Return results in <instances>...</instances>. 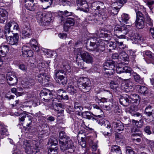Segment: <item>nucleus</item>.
Wrapping results in <instances>:
<instances>
[{"instance_id":"obj_45","label":"nucleus","mask_w":154,"mask_h":154,"mask_svg":"<svg viewBox=\"0 0 154 154\" xmlns=\"http://www.w3.org/2000/svg\"><path fill=\"white\" fill-rule=\"evenodd\" d=\"M121 20L122 22L126 24H127L128 23V21L129 20L130 17L128 14L125 13H123L121 15Z\"/></svg>"},{"instance_id":"obj_20","label":"nucleus","mask_w":154,"mask_h":154,"mask_svg":"<svg viewBox=\"0 0 154 154\" xmlns=\"http://www.w3.org/2000/svg\"><path fill=\"white\" fill-rule=\"evenodd\" d=\"M34 0H24V5L26 8L31 11H34L36 10L37 5L33 3Z\"/></svg>"},{"instance_id":"obj_8","label":"nucleus","mask_w":154,"mask_h":154,"mask_svg":"<svg viewBox=\"0 0 154 154\" xmlns=\"http://www.w3.org/2000/svg\"><path fill=\"white\" fill-rule=\"evenodd\" d=\"M95 100L96 102L100 103V106L103 109L105 110H109L114 108L113 96H112L108 102L106 101V99L105 98H102L99 99L97 96L94 97Z\"/></svg>"},{"instance_id":"obj_35","label":"nucleus","mask_w":154,"mask_h":154,"mask_svg":"<svg viewBox=\"0 0 154 154\" xmlns=\"http://www.w3.org/2000/svg\"><path fill=\"white\" fill-rule=\"evenodd\" d=\"M30 44L34 51L38 52L39 51V48L37 46L38 43L35 39H32L30 42Z\"/></svg>"},{"instance_id":"obj_14","label":"nucleus","mask_w":154,"mask_h":154,"mask_svg":"<svg viewBox=\"0 0 154 154\" xmlns=\"http://www.w3.org/2000/svg\"><path fill=\"white\" fill-rule=\"evenodd\" d=\"M79 55L84 61L87 63H92L94 62L93 55L88 52H80Z\"/></svg>"},{"instance_id":"obj_13","label":"nucleus","mask_w":154,"mask_h":154,"mask_svg":"<svg viewBox=\"0 0 154 154\" xmlns=\"http://www.w3.org/2000/svg\"><path fill=\"white\" fill-rule=\"evenodd\" d=\"M116 71L118 73H125L128 74L129 77L130 76L133 70L130 67L122 66L121 63H119L116 66Z\"/></svg>"},{"instance_id":"obj_31","label":"nucleus","mask_w":154,"mask_h":154,"mask_svg":"<svg viewBox=\"0 0 154 154\" xmlns=\"http://www.w3.org/2000/svg\"><path fill=\"white\" fill-rule=\"evenodd\" d=\"M145 54L149 58L148 60H146V61L148 63H152L154 60V54L151 51H147L145 52Z\"/></svg>"},{"instance_id":"obj_51","label":"nucleus","mask_w":154,"mask_h":154,"mask_svg":"<svg viewBox=\"0 0 154 154\" xmlns=\"http://www.w3.org/2000/svg\"><path fill=\"white\" fill-rule=\"evenodd\" d=\"M93 154H100L98 150H97V146L96 143H93L91 146Z\"/></svg>"},{"instance_id":"obj_55","label":"nucleus","mask_w":154,"mask_h":154,"mask_svg":"<svg viewBox=\"0 0 154 154\" xmlns=\"http://www.w3.org/2000/svg\"><path fill=\"white\" fill-rule=\"evenodd\" d=\"M8 12L4 9L0 8V16L7 17Z\"/></svg>"},{"instance_id":"obj_44","label":"nucleus","mask_w":154,"mask_h":154,"mask_svg":"<svg viewBox=\"0 0 154 154\" xmlns=\"http://www.w3.org/2000/svg\"><path fill=\"white\" fill-rule=\"evenodd\" d=\"M76 62L78 66L79 67L82 69H83L85 68H86L85 67L84 60L82 58L80 59L78 57L76 58Z\"/></svg>"},{"instance_id":"obj_16","label":"nucleus","mask_w":154,"mask_h":154,"mask_svg":"<svg viewBox=\"0 0 154 154\" xmlns=\"http://www.w3.org/2000/svg\"><path fill=\"white\" fill-rule=\"evenodd\" d=\"M41 98H43L44 101H49L53 98V94L49 90L44 89L42 90L40 93Z\"/></svg>"},{"instance_id":"obj_40","label":"nucleus","mask_w":154,"mask_h":154,"mask_svg":"<svg viewBox=\"0 0 154 154\" xmlns=\"http://www.w3.org/2000/svg\"><path fill=\"white\" fill-rule=\"evenodd\" d=\"M131 131L132 133H133V134L132 135V137H140L142 136L141 132L139 129H133Z\"/></svg>"},{"instance_id":"obj_10","label":"nucleus","mask_w":154,"mask_h":154,"mask_svg":"<svg viewBox=\"0 0 154 154\" xmlns=\"http://www.w3.org/2000/svg\"><path fill=\"white\" fill-rule=\"evenodd\" d=\"M98 118V117H97V118H94L92 117L91 118L93 121H96V122H98V124L102 126L105 127L107 129H108V131L106 132H103V134L104 135L108 136H111L112 135V130L111 125L110 124V123L108 121L104 119H101L99 120Z\"/></svg>"},{"instance_id":"obj_2","label":"nucleus","mask_w":154,"mask_h":154,"mask_svg":"<svg viewBox=\"0 0 154 154\" xmlns=\"http://www.w3.org/2000/svg\"><path fill=\"white\" fill-rule=\"evenodd\" d=\"M59 138L60 146L62 151H64L71 149V152H74L75 147L74 143L64 131H61L59 133Z\"/></svg>"},{"instance_id":"obj_50","label":"nucleus","mask_w":154,"mask_h":154,"mask_svg":"<svg viewBox=\"0 0 154 154\" xmlns=\"http://www.w3.org/2000/svg\"><path fill=\"white\" fill-rule=\"evenodd\" d=\"M39 136L42 137H47L49 134L48 131L47 130H39Z\"/></svg>"},{"instance_id":"obj_5","label":"nucleus","mask_w":154,"mask_h":154,"mask_svg":"<svg viewBox=\"0 0 154 154\" xmlns=\"http://www.w3.org/2000/svg\"><path fill=\"white\" fill-rule=\"evenodd\" d=\"M12 24L8 23L5 26L4 34L6 37L8 43L11 45H16L18 44L19 36L18 34H13L10 32V27Z\"/></svg>"},{"instance_id":"obj_19","label":"nucleus","mask_w":154,"mask_h":154,"mask_svg":"<svg viewBox=\"0 0 154 154\" xmlns=\"http://www.w3.org/2000/svg\"><path fill=\"white\" fill-rule=\"evenodd\" d=\"M6 79L9 85H14L17 83L18 79L16 76L11 72H8L6 75Z\"/></svg>"},{"instance_id":"obj_33","label":"nucleus","mask_w":154,"mask_h":154,"mask_svg":"<svg viewBox=\"0 0 154 154\" xmlns=\"http://www.w3.org/2000/svg\"><path fill=\"white\" fill-rule=\"evenodd\" d=\"M74 108L76 111L78 112V115H81L80 113L83 110V108L79 102L75 101L74 102Z\"/></svg>"},{"instance_id":"obj_7","label":"nucleus","mask_w":154,"mask_h":154,"mask_svg":"<svg viewBox=\"0 0 154 154\" xmlns=\"http://www.w3.org/2000/svg\"><path fill=\"white\" fill-rule=\"evenodd\" d=\"M134 10L136 13V19L135 21V26L138 29L143 28L145 26L144 20L143 19L142 8L140 6L135 7Z\"/></svg>"},{"instance_id":"obj_49","label":"nucleus","mask_w":154,"mask_h":154,"mask_svg":"<svg viewBox=\"0 0 154 154\" xmlns=\"http://www.w3.org/2000/svg\"><path fill=\"white\" fill-rule=\"evenodd\" d=\"M152 112H154V111L152 106L149 105L146 107L144 112V113L146 115Z\"/></svg>"},{"instance_id":"obj_62","label":"nucleus","mask_w":154,"mask_h":154,"mask_svg":"<svg viewBox=\"0 0 154 154\" xmlns=\"http://www.w3.org/2000/svg\"><path fill=\"white\" fill-rule=\"evenodd\" d=\"M33 53L32 50L30 49L27 52L23 55L24 57H31L33 55Z\"/></svg>"},{"instance_id":"obj_1","label":"nucleus","mask_w":154,"mask_h":154,"mask_svg":"<svg viewBox=\"0 0 154 154\" xmlns=\"http://www.w3.org/2000/svg\"><path fill=\"white\" fill-rule=\"evenodd\" d=\"M97 34V37L94 36L90 38L89 41L87 42L86 47L87 49L100 53L102 52L105 49V44L103 43L100 38H107L109 35L102 32H98Z\"/></svg>"},{"instance_id":"obj_53","label":"nucleus","mask_w":154,"mask_h":154,"mask_svg":"<svg viewBox=\"0 0 154 154\" xmlns=\"http://www.w3.org/2000/svg\"><path fill=\"white\" fill-rule=\"evenodd\" d=\"M68 23L65 22L63 25V29L66 32L68 31L69 29H72L73 27V26L71 25H70L69 23Z\"/></svg>"},{"instance_id":"obj_43","label":"nucleus","mask_w":154,"mask_h":154,"mask_svg":"<svg viewBox=\"0 0 154 154\" xmlns=\"http://www.w3.org/2000/svg\"><path fill=\"white\" fill-rule=\"evenodd\" d=\"M44 72H41L36 77V79H38L39 83L43 84L46 83L45 82H44Z\"/></svg>"},{"instance_id":"obj_60","label":"nucleus","mask_w":154,"mask_h":154,"mask_svg":"<svg viewBox=\"0 0 154 154\" xmlns=\"http://www.w3.org/2000/svg\"><path fill=\"white\" fill-rule=\"evenodd\" d=\"M126 154H135L134 152L130 146H127L126 147Z\"/></svg>"},{"instance_id":"obj_23","label":"nucleus","mask_w":154,"mask_h":154,"mask_svg":"<svg viewBox=\"0 0 154 154\" xmlns=\"http://www.w3.org/2000/svg\"><path fill=\"white\" fill-rule=\"evenodd\" d=\"M22 117H24L23 118L24 122L23 124V128L26 127L27 126H30L32 124L30 116L26 114H23L22 115Z\"/></svg>"},{"instance_id":"obj_58","label":"nucleus","mask_w":154,"mask_h":154,"mask_svg":"<svg viewBox=\"0 0 154 154\" xmlns=\"http://www.w3.org/2000/svg\"><path fill=\"white\" fill-rule=\"evenodd\" d=\"M59 3L60 5H62L63 6L66 5L70 6L71 5V3L69 1L66 0H59Z\"/></svg>"},{"instance_id":"obj_3","label":"nucleus","mask_w":154,"mask_h":154,"mask_svg":"<svg viewBox=\"0 0 154 154\" xmlns=\"http://www.w3.org/2000/svg\"><path fill=\"white\" fill-rule=\"evenodd\" d=\"M114 32L115 33H121V34L118 35L117 34L116 35L118 36H121L122 38L124 37L125 35L127 34L130 37V39L134 41H138V40H140V37L138 33L135 34L132 31H128V29L126 28V26H116L114 28Z\"/></svg>"},{"instance_id":"obj_18","label":"nucleus","mask_w":154,"mask_h":154,"mask_svg":"<svg viewBox=\"0 0 154 154\" xmlns=\"http://www.w3.org/2000/svg\"><path fill=\"white\" fill-rule=\"evenodd\" d=\"M130 97L127 94H123L121 96L119 99L120 104L125 106H127L131 104V102Z\"/></svg>"},{"instance_id":"obj_15","label":"nucleus","mask_w":154,"mask_h":154,"mask_svg":"<svg viewBox=\"0 0 154 154\" xmlns=\"http://www.w3.org/2000/svg\"><path fill=\"white\" fill-rule=\"evenodd\" d=\"M112 125L117 132L123 131L124 129V125L120 120L115 119L112 120Z\"/></svg>"},{"instance_id":"obj_25","label":"nucleus","mask_w":154,"mask_h":154,"mask_svg":"<svg viewBox=\"0 0 154 154\" xmlns=\"http://www.w3.org/2000/svg\"><path fill=\"white\" fill-rule=\"evenodd\" d=\"M57 77L54 78L56 82L60 84V85H64L67 83V79L66 76H60L57 75Z\"/></svg>"},{"instance_id":"obj_64","label":"nucleus","mask_w":154,"mask_h":154,"mask_svg":"<svg viewBox=\"0 0 154 154\" xmlns=\"http://www.w3.org/2000/svg\"><path fill=\"white\" fill-rule=\"evenodd\" d=\"M131 124L133 126V127L135 128L136 127H141V126H138L139 121L137 120H135L134 119H132L131 120Z\"/></svg>"},{"instance_id":"obj_47","label":"nucleus","mask_w":154,"mask_h":154,"mask_svg":"<svg viewBox=\"0 0 154 154\" xmlns=\"http://www.w3.org/2000/svg\"><path fill=\"white\" fill-rule=\"evenodd\" d=\"M54 73V78L57 77V75L58 76L60 75V76H64V75L62 74H64L65 75H66L65 71L62 70H55Z\"/></svg>"},{"instance_id":"obj_41","label":"nucleus","mask_w":154,"mask_h":154,"mask_svg":"<svg viewBox=\"0 0 154 154\" xmlns=\"http://www.w3.org/2000/svg\"><path fill=\"white\" fill-rule=\"evenodd\" d=\"M49 142L51 146L58 147V142L57 138L54 137H51L49 140Z\"/></svg>"},{"instance_id":"obj_26","label":"nucleus","mask_w":154,"mask_h":154,"mask_svg":"<svg viewBox=\"0 0 154 154\" xmlns=\"http://www.w3.org/2000/svg\"><path fill=\"white\" fill-rule=\"evenodd\" d=\"M67 91L70 94L73 95L77 92L78 88L74 84H69L67 88Z\"/></svg>"},{"instance_id":"obj_4","label":"nucleus","mask_w":154,"mask_h":154,"mask_svg":"<svg viewBox=\"0 0 154 154\" xmlns=\"http://www.w3.org/2000/svg\"><path fill=\"white\" fill-rule=\"evenodd\" d=\"M23 147L27 154H32L39 151L40 143L34 140H24L23 141Z\"/></svg>"},{"instance_id":"obj_17","label":"nucleus","mask_w":154,"mask_h":154,"mask_svg":"<svg viewBox=\"0 0 154 154\" xmlns=\"http://www.w3.org/2000/svg\"><path fill=\"white\" fill-rule=\"evenodd\" d=\"M52 103L54 109L58 113H62L64 111L63 110H60L64 106L63 105L60 103H58V100L56 98H54L52 100Z\"/></svg>"},{"instance_id":"obj_27","label":"nucleus","mask_w":154,"mask_h":154,"mask_svg":"<svg viewBox=\"0 0 154 154\" xmlns=\"http://www.w3.org/2000/svg\"><path fill=\"white\" fill-rule=\"evenodd\" d=\"M141 7H142L143 9V12H142V14H143V19L144 20V21L146 20L149 25H152V21L151 20L149 17V16L148 13L146 11L145 8H144L143 7L141 6Z\"/></svg>"},{"instance_id":"obj_29","label":"nucleus","mask_w":154,"mask_h":154,"mask_svg":"<svg viewBox=\"0 0 154 154\" xmlns=\"http://www.w3.org/2000/svg\"><path fill=\"white\" fill-rule=\"evenodd\" d=\"M59 15L60 16V19L61 21H63L65 19V17H68L71 16L73 14L71 12H69L67 10L64 11H59Z\"/></svg>"},{"instance_id":"obj_30","label":"nucleus","mask_w":154,"mask_h":154,"mask_svg":"<svg viewBox=\"0 0 154 154\" xmlns=\"http://www.w3.org/2000/svg\"><path fill=\"white\" fill-rule=\"evenodd\" d=\"M57 96L60 97L62 99L67 100L69 99V96L66 92L64 91L63 89H60L57 91Z\"/></svg>"},{"instance_id":"obj_21","label":"nucleus","mask_w":154,"mask_h":154,"mask_svg":"<svg viewBox=\"0 0 154 154\" xmlns=\"http://www.w3.org/2000/svg\"><path fill=\"white\" fill-rule=\"evenodd\" d=\"M76 3L84 12H87L88 11V5L86 0H77Z\"/></svg>"},{"instance_id":"obj_11","label":"nucleus","mask_w":154,"mask_h":154,"mask_svg":"<svg viewBox=\"0 0 154 154\" xmlns=\"http://www.w3.org/2000/svg\"><path fill=\"white\" fill-rule=\"evenodd\" d=\"M115 62L114 61L106 62L104 64V70L103 71L108 77H109L113 75L115 71Z\"/></svg>"},{"instance_id":"obj_54","label":"nucleus","mask_w":154,"mask_h":154,"mask_svg":"<svg viewBox=\"0 0 154 154\" xmlns=\"http://www.w3.org/2000/svg\"><path fill=\"white\" fill-rule=\"evenodd\" d=\"M66 22L68 23L67 24L69 23L70 25L73 26L75 23V19L74 18L69 17L67 19Z\"/></svg>"},{"instance_id":"obj_61","label":"nucleus","mask_w":154,"mask_h":154,"mask_svg":"<svg viewBox=\"0 0 154 154\" xmlns=\"http://www.w3.org/2000/svg\"><path fill=\"white\" fill-rule=\"evenodd\" d=\"M118 78L116 77L113 80L111 81L110 82V84L112 85H118L119 83V81L118 79Z\"/></svg>"},{"instance_id":"obj_46","label":"nucleus","mask_w":154,"mask_h":154,"mask_svg":"<svg viewBox=\"0 0 154 154\" xmlns=\"http://www.w3.org/2000/svg\"><path fill=\"white\" fill-rule=\"evenodd\" d=\"M139 92L143 95H145L148 93V91L147 87L143 86H139Z\"/></svg>"},{"instance_id":"obj_32","label":"nucleus","mask_w":154,"mask_h":154,"mask_svg":"<svg viewBox=\"0 0 154 154\" xmlns=\"http://www.w3.org/2000/svg\"><path fill=\"white\" fill-rule=\"evenodd\" d=\"M131 74H132L134 80L136 82L141 84H143V79L139 74L136 72H134L133 71Z\"/></svg>"},{"instance_id":"obj_12","label":"nucleus","mask_w":154,"mask_h":154,"mask_svg":"<svg viewBox=\"0 0 154 154\" xmlns=\"http://www.w3.org/2000/svg\"><path fill=\"white\" fill-rule=\"evenodd\" d=\"M127 2V0H116L112 4L113 6H118V7L116 6L112 8L111 10V14L113 16L117 14L119 9Z\"/></svg>"},{"instance_id":"obj_52","label":"nucleus","mask_w":154,"mask_h":154,"mask_svg":"<svg viewBox=\"0 0 154 154\" xmlns=\"http://www.w3.org/2000/svg\"><path fill=\"white\" fill-rule=\"evenodd\" d=\"M24 129L26 131L27 133H33L35 131V129H34V128L32 127L31 125L27 126L24 128Z\"/></svg>"},{"instance_id":"obj_36","label":"nucleus","mask_w":154,"mask_h":154,"mask_svg":"<svg viewBox=\"0 0 154 154\" xmlns=\"http://www.w3.org/2000/svg\"><path fill=\"white\" fill-rule=\"evenodd\" d=\"M120 55L122 56V58H121L123 60L125 64H128L129 61V58L128 54L125 52L122 51L120 53Z\"/></svg>"},{"instance_id":"obj_63","label":"nucleus","mask_w":154,"mask_h":154,"mask_svg":"<svg viewBox=\"0 0 154 154\" xmlns=\"http://www.w3.org/2000/svg\"><path fill=\"white\" fill-rule=\"evenodd\" d=\"M144 132L148 134L149 135L152 133L150 130V127L149 126H146L143 129Z\"/></svg>"},{"instance_id":"obj_22","label":"nucleus","mask_w":154,"mask_h":154,"mask_svg":"<svg viewBox=\"0 0 154 154\" xmlns=\"http://www.w3.org/2000/svg\"><path fill=\"white\" fill-rule=\"evenodd\" d=\"M80 114L81 115L80 116H82L83 118H85L88 119H91L92 117V116H91V115L95 117H99V118H103V115H102V114L98 115H94L92 113H91L89 111L84 112H82L81 113H80Z\"/></svg>"},{"instance_id":"obj_9","label":"nucleus","mask_w":154,"mask_h":154,"mask_svg":"<svg viewBox=\"0 0 154 154\" xmlns=\"http://www.w3.org/2000/svg\"><path fill=\"white\" fill-rule=\"evenodd\" d=\"M52 15L51 14H46L42 12H37L36 17L39 24L40 26H45L51 20Z\"/></svg>"},{"instance_id":"obj_34","label":"nucleus","mask_w":154,"mask_h":154,"mask_svg":"<svg viewBox=\"0 0 154 154\" xmlns=\"http://www.w3.org/2000/svg\"><path fill=\"white\" fill-rule=\"evenodd\" d=\"M112 154H122L120 147L116 145L112 146L111 147Z\"/></svg>"},{"instance_id":"obj_37","label":"nucleus","mask_w":154,"mask_h":154,"mask_svg":"<svg viewBox=\"0 0 154 154\" xmlns=\"http://www.w3.org/2000/svg\"><path fill=\"white\" fill-rule=\"evenodd\" d=\"M131 107V109L129 111V113L131 114V115L134 117V118L136 119L139 120L142 117L141 114L138 112H136L132 110V107Z\"/></svg>"},{"instance_id":"obj_38","label":"nucleus","mask_w":154,"mask_h":154,"mask_svg":"<svg viewBox=\"0 0 154 154\" xmlns=\"http://www.w3.org/2000/svg\"><path fill=\"white\" fill-rule=\"evenodd\" d=\"M31 31H27L26 30H23L21 38L22 39H27L30 37L31 35Z\"/></svg>"},{"instance_id":"obj_42","label":"nucleus","mask_w":154,"mask_h":154,"mask_svg":"<svg viewBox=\"0 0 154 154\" xmlns=\"http://www.w3.org/2000/svg\"><path fill=\"white\" fill-rule=\"evenodd\" d=\"M30 63V62H28V63L24 62L23 63H22L18 65V68L19 69L23 72H26L27 70V66Z\"/></svg>"},{"instance_id":"obj_39","label":"nucleus","mask_w":154,"mask_h":154,"mask_svg":"<svg viewBox=\"0 0 154 154\" xmlns=\"http://www.w3.org/2000/svg\"><path fill=\"white\" fill-rule=\"evenodd\" d=\"M41 2H43V4L42 5L43 8L44 9H46L50 6L53 2L52 0H40Z\"/></svg>"},{"instance_id":"obj_56","label":"nucleus","mask_w":154,"mask_h":154,"mask_svg":"<svg viewBox=\"0 0 154 154\" xmlns=\"http://www.w3.org/2000/svg\"><path fill=\"white\" fill-rule=\"evenodd\" d=\"M30 49L29 47L27 45H24L21 48L23 55V56L25 54V53H26Z\"/></svg>"},{"instance_id":"obj_59","label":"nucleus","mask_w":154,"mask_h":154,"mask_svg":"<svg viewBox=\"0 0 154 154\" xmlns=\"http://www.w3.org/2000/svg\"><path fill=\"white\" fill-rule=\"evenodd\" d=\"M108 47H109L110 49H114L116 47V44L115 42H111L107 43V45Z\"/></svg>"},{"instance_id":"obj_28","label":"nucleus","mask_w":154,"mask_h":154,"mask_svg":"<svg viewBox=\"0 0 154 154\" xmlns=\"http://www.w3.org/2000/svg\"><path fill=\"white\" fill-rule=\"evenodd\" d=\"M134 85L131 82L129 81L125 83L123 89L126 92H130L132 91Z\"/></svg>"},{"instance_id":"obj_48","label":"nucleus","mask_w":154,"mask_h":154,"mask_svg":"<svg viewBox=\"0 0 154 154\" xmlns=\"http://www.w3.org/2000/svg\"><path fill=\"white\" fill-rule=\"evenodd\" d=\"M58 152V147H52L48 149V154H57Z\"/></svg>"},{"instance_id":"obj_24","label":"nucleus","mask_w":154,"mask_h":154,"mask_svg":"<svg viewBox=\"0 0 154 154\" xmlns=\"http://www.w3.org/2000/svg\"><path fill=\"white\" fill-rule=\"evenodd\" d=\"M9 46L8 45L2 44L0 46V54L2 57H4L6 56L9 51Z\"/></svg>"},{"instance_id":"obj_6","label":"nucleus","mask_w":154,"mask_h":154,"mask_svg":"<svg viewBox=\"0 0 154 154\" xmlns=\"http://www.w3.org/2000/svg\"><path fill=\"white\" fill-rule=\"evenodd\" d=\"M77 84L79 88L84 93L89 92L92 88L91 82L87 77L79 78L77 81Z\"/></svg>"},{"instance_id":"obj_57","label":"nucleus","mask_w":154,"mask_h":154,"mask_svg":"<svg viewBox=\"0 0 154 154\" xmlns=\"http://www.w3.org/2000/svg\"><path fill=\"white\" fill-rule=\"evenodd\" d=\"M147 116V120L149 122H152L154 121V112L146 115Z\"/></svg>"}]
</instances>
